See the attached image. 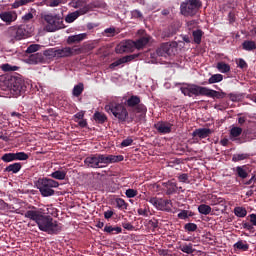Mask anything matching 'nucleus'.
Masks as SVG:
<instances>
[{
	"instance_id": "obj_1",
	"label": "nucleus",
	"mask_w": 256,
	"mask_h": 256,
	"mask_svg": "<svg viewBox=\"0 0 256 256\" xmlns=\"http://www.w3.org/2000/svg\"><path fill=\"white\" fill-rule=\"evenodd\" d=\"M28 209L30 210L25 212V218L36 223L39 230L46 232L49 235H57L62 231V224L45 213L43 208L30 206Z\"/></svg>"
},
{
	"instance_id": "obj_2",
	"label": "nucleus",
	"mask_w": 256,
	"mask_h": 256,
	"mask_svg": "<svg viewBox=\"0 0 256 256\" xmlns=\"http://www.w3.org/2000/svg\"><path fill=\"white\" fill-rule=\"evenodd\" d=\"M180 91L189 98L205 96L211 99H224L227 95L224 91L212 90L195 84H186V87H181Z\"/></svg>"
},
{
	"instance_id": "obj_3",
	"label": "nucleus",
	"mask_w": 256,
	"mask_h": 256,
	"mask_svg": "<svg viewBox=\"0 0 256 256\" xmlns=\"http://www.w3.org/2000/svg\"><path fill=\"white\" fill-rule=\"evenodd\" d=\"M124 160L122 155L92 154L85 158V165L92 169H103L110 164L120 163Z\"/></svg>"
},
{
	"instance_id": "obj_4",
	"label": "nucleus",
	"mask_w": 256,
	"mask_h": 256,
	"mask_svg": "<svg viewBox=\"0 0 256 256\" xmlns=\"http://www.w3.org/2000/svg\"><path fill=\"white\" fill-rule=\"evenodd\" d=\"M60 183L50 178H39L36 186L43 197H50L55 195L54 188L59 187Z\"/></svg>"
},
{
	"instance_id": "obj_5",
	"label": "nucleus",
	"mask_w": 256,
	"mask_h": 256,
	"mask_svg": "<svg viewBox=\"0 0 256 256\" xmlns=\"http://www.w3.org/2000/svg\"><path fill=\"white\" fill-rule=\"evenodd\" d=\"M202 7L200 0H186L180 4V12L184 17H194Z\"/></svg>"
},
{
	"instance_id": "obj_6",
	"label": "nucleus",
	"mask_w": 256,
	"mask_h": 256,
	"mask_svg": "<svg viewBox=\"0 0 256 256\" xmlns=\"http://www.w3.org/2000/svg\"><path fill=\"white\" fill-rule=\"evenodd\" d=\"M43 19L46 22L45 31L48 33H54L60 29L65 28V24H63V18L57 15L45 14Z\"/></svg>"
},
{
	"instance_id": "obj_7",
	"label": "nucleus",
	"mask_w": 256,
	"mask_h": 256,
	"mask_svg": "<svg viewBox=\"0 0 256 256\" xmlns=\"http://www.w3.org/2000/svg\"><path fill=\"white\" fill-rule=\"evenodd\" d=\"M8 35L12 40L20 41L31 36V28L26 24L12 26L8 29Z\"/></svg>"
},
{
	"instance_id": "obj_8",
	"label": "nucleus",
	"mask_w": 256,
	"mask_h": 256,
	"mask_svg": "<svg viewBox=\"0 0 256 256\" xmlns=\"http://www.w3.org/2000/svg\"><path fill=\"white\" fill-rule=\"evenodd\" d=\"M105 110L108 114H113L119 122H126V119L129 116L128 110L121 104H108L105 106Z\"/></svg>"
},
{
	"instance_id": "obj_9",
	"label": "nucleus",
	"mask_w": 256,
	"mask_h": 256,
	"mask_svg": "<svg viewBox=\"0 0 256 256\" xmlns=\"http://www.w3.org/2000/svg\"><path fill=\"white\" fill-rule=\"evenodd\" d=\"M9 91L15 98L22 96L26 92L25 81L19 77H12L9 82Z\"/></svg>"
},
{
	"instance_id": "obj_10",
	"label": "nucleus",
	"mask_w": 256,
	"mask_h": 256,
	"mask_svg": "<svg viewBox=\"0 0 256 256\" xmlns=\"http://www.w3.org/2000/svg\"><path fill=\"white\" fill-rule=\"evenodd\" d=\"M146 201L151 203L158 211L171 212V200H165L159 197H147Z\"/></svg>"
},
{
	"instance_id": "obj_11",
	"label": "nucleus",
	"mask_w": 256,
	"mask_h": 256,
	"mask_svg": "<svg viewBox=\"0 0 256 256\" xmlns=\"http://www.w3.org/2000/svg\"><path fill=\"white\" fill-rule=\"evenodd\" d=\"M83 53L81 48L76 47H63V48H56V56L57 58H71L75 55H79Z\"/></svg>"
},
{
	"instance_id": "obj_12",
	"label": "nucleus",
	"mask_w": 256,
	"mask_h": 256,
	"mask_svg": "<svg viewBox=\"0 0 256 256\" xmlns=\"http://www.w3.org/2000/svg\"><path fill=\"white\" fill-rule=\"evenodd\" d=\"M176 43H164L161 44L158 49H156V54H158L159 57H170L173 54L174 47H176Z\"/></svg>"
},
{
	"instance_id": "obj_13",
	"label": "nucleus",
	"mask_w": 256,
	"mask_h": 256,
	"mask_svg": "<svg viewBox=\"0 0 256 256\" xmlns=\"http://www.w3.org/2000/svg\"><path fill=\"white\" fill-rule=\"evenodd\" d=\"M173 125L168 121H158L154 124V129L158 131L160 135H169L172 131Z\"/></svg>"
},
{
	"instance_id": "obj_14",
	"label": "nucleus",
	"mask_w": 256,
	"mask_h": 256,
	"mask_svg": "<svg viewBox=\"0 0 256 256\" xmlns=\"http://www.w3.org/2000/svg\"><path fill=\"white\" fill-rule=\"evenodd\" d=\"M136 58H139V54L126 55V56L114 61L112 64H110V66L108 68L115 70V68L119 67L120 65H122L124 63H130V62L134 61Z\"/></svg>"
},
{
	"instance_id": "obj_15",
	"label": "nucleus",
	"mask_w": 256,
	"mask_h": 256,
	"mask_svg": "<svg viewBox=\"0 0 256 256\" xmlns=\"http://www.w3.org/2000/svg\"><path fill=\"white\" fill-rule=\"evenodd\" d=\"M18 14L16 11H4L0 13V19L7 25H11L12 22H16Z\"/></svg>"
},
{
	"instance_id": "obj_16",
	"label": "nucleus",
	"mask_w": 256,
	"mask_h": 256,
	"mask_svg": "<svg viewBox=\"0 0 256 256\" xmlns=\"http://www.w3.org/2000/svg\"><path fill=\"white\" fill-rule=\"evenodd\" d=\"M162 187H164L166 195H173L176 194L178 191V186L175 182V179L168 180L167 182H162Z\"/></svg>"
},
{
	"instance_id": "obj_17",
	"label": "nucleus",
	"mask_w": 256,
	"mask_h": 256,
	"mask_svg": "<svg viewBox=\"0 0 256 256\" xmlns=\"http://www.w3.org/2000/svg\"><path fill=\"white\" fill-rule=\"evenodd\" d=\"M89 12V7L88 6H85L83 8H80V10L78 11H75L71 14H68L67 17H65V22L67 23H73L75 20L78 19V17L80 15H85L86 13Z\"/></svg>"
},
{
	"instance_id": "obj_18",
	"label": "nucleus",
	"mask_w": 256,
	"mask_h": 256,
	"mask_svg": "<svg viewBox=\"0 0 256 256\" xmlns=\"http://www.w3.org/2000/svg\"><path fill=\"white\" fill-rule=\"evenodd\" d=\"M27 63L31 65L45 64L47 63V58L42 53L31 54L27 59Z\"/></svg>"
},
{
	"instance_id": "obj_19",
	"label": "nucleus",
	"mask_w": 256,
	"mask_h": 256,
	"mask_svg": "<svg viewBox=\"0 0 256 256\" xmlns=\"http://www.w3.org/2000/svg\"><path fill=\"white\" fill-rule=\"evenodd\" d=\"M133 41H126L125 43H120L116 46V53H130L133 52Z\"/></svg>"
},
{
	"instance_id": "obj_20",
	"label": "nucleus",
	"mask_w": 256,
	"mask_h": 256,
	"mask_svg": "<svg viewBox=\"0 0 256 256\" xmlns=\"http://www.w3.org/2000/svg\"><path fill=\"white\" fill-rule=\"evenodd\" d=\"M152 37L150 35H144L136 41H132V46L140 50L144 48L148 43H150Z\"/></svg>"
},
{
	"instance_id": "obj_21",
	"label": "nucleus",
	"mask_w": 256,
	"mask_h": 256,
	"mask_svg": "<svg viewBox=\"0 0 256 256\" xmlns=\"http://www.w3.org/2000/svg\"><path fill=\"white\" fill-rule=\"evenodd\" d=\"M210 135H212V130L209 128H199L196 130H193L192 137H198L199 139H206Z\"/></svg>"
},
{
	"instance_id": "obj_22",
	"label": "nucleus",
	"mask_w": 256,
	"mask_h": 256,
	"mask_svg": "<svg viewBox=\"0 0 256 256\" xmlns=\"http://www.w3.org/2000/svg\"><path fill=\"white\" fill-rule=\"evenodd\" d=\"M249 219L250 222H242V229H245L247 231H253L254 230V226H256V214L252 213L250 215H248L247 217Z\"/></svg>"
},
{
	"instance_id": "obj_23",
	"label": "nucleus",
	"mask_w": 256,
	"mask_h": 256,
	"mask_svg": "<svg viewBox=\"0 0 256 256\" xmlns=\"http://www.w3.org/2000/svg\"><path fill=\"white\" fill-rule=\"evenodd\" d=\"M242 133L243 129L241 127L233 126L232 129L229 130V139L235 142L242 135Z\"/></svg>"
},
{
	"instance_id": "obj_24",
	"label": "nucleus",
	"mask_w": 256,
	"mask_h": 256,
	"mask_svg": "<svg viewBox=\"0 0 256 256\" xmlns=\"http://www.w3.org/2000/svg\"><path fill=\"white\" fill-rule=\"evenodd\" d=\"M86 38V34H77V35H70L67 39L68 45H72L74 43H80L84 41Z\"/></svg>"
},
{
	"instance_id": "obj_25",
	"label": "nucleus",
	"mask_w": 256,
	"mask_h": 256,
	"mask_svg": "<svg viewBox=\"0 0 256 256\" xmlns=\"http://www.w3.org/2000/svg\"><path fill=\"white\" fill-rule=\"evenodd\" d=\"M93 119L96 124H104L108 121L107 115H105L103 112L96 111L93 115Z\"/></svg>"
},
{
	"instance_id": "obj_26",
	"label": "nucleus",
	"mask_w": 256,
	"mask_h": 256,
	"mask_svg": "<svg viewBox=\"0 0 256 256\" xmlns=\"http://www.w3.org/2000/svg\"><path fill=\"white\" fill-rule=\"evenodd\" d=\"M235 173L236 176H238L242 180H245L249 176L248 171H246V166H236Z\"/></svg>"
},
{
	"instance_id": "obj_27",
	"label": "nucleus",
	"mask_w": 256,
	"mask_h": 256,
	"mask_svg": "<svg viewBox=\"0 0 256 256\" xmlns=\"http://www.w3.org/2000/svg\"><path fill=\"white\" fill-rule=\"evenodd\" d=\"M224 80L223 74H213L209 78L208 82H203L201 85L205 86L207 84H214V83H220Z\"/></svg>"
},
{
	"instance_id": "obj_28",
	"label": "nucleus",
	"mask_w": 256,
	"mask_h": 256,
	"mask_svg": "<svg viewBox=\"0 0 256 256\" xmlns=\"http://www.w3.org/2000/svg\"><path fill=\"white\" fill-rule=\"evenodd\" d=\"M141 103L140 97L138 95H131L128 100H126V106L129 108H134Z\"/></svg>"
},
{
	"instance_id": "obj_29",
	"label": "nucleus",
	"mask_w": 256,
	"mask_h": 256,
	"mask_svg": "<svg viewBox=\"0 0 256 256\" xmlns=\"http://www.w3.org/2000/svg\"><path fill=\"white\" fill-rule=\"evenodd\" d=\"M119 33H120L119 28L110 27V28H105L104 29V32H102V36H104V37H115Z\"/></svg>"
},
{
	"instance_id": "obj_30",
	"label": "nucleus",
	"mask_w": 256,
	"mask_h": 256,
	"mask_svg": "<svg viewBox=\"0 0 256 256\" xmlns=\"http://www.w3.org/2000/svg\"><path fill=\"white\" fill-rule=\"evenodd\" d=\"M104 232H106L109 235H119L122 233L121 227H113L111 225H106L104 228Z\"/></svg>"
},
{
	"instance_id": "obj_31",
	"label": "nucleus",
	"mask_w": 256,
	"mask_h": 256,
	"mask_svg": "<svg viewBox=\"0 0 256 256\" xmlns=\"http://www.w3.org/2000/svg\"><path fill=\"white\" fill-rule=\"evenodd\" d=\"M20 170H22V164L19 162L10 164L5 169L6 172L13 173V174H17Z\"/></svg>"
},
{
	"instance_id": "obj_32",
	"label": "nucleus",
	"mask_w": 256,
	"mask_h": 256,
	"mask_svg": "<svg viewBox=\"0 0 256 256\" xmlns=\"http://www.w3.org/2000/svg\"><path fill=\"white\" fill-rule=\"evenodd\" d=\"M235 250L238 251H248L249 250V244L245 240H240L233 245Z\"/></svg>"
},
{
	"instance_id": "obj_33",
	"label": "nucleus",
	"mask_w": 256,
	"mask_h": 256,
	"mask_svg": "<svg viewBox=\"0 0 256 256\" xmlns=\"http://www.w3.org/2000/svg\"><path fill=\"white\" fill-rule=\"evenodd\" d=\"M66 175H67V172L65 170H58V171L52 172L50 174V177L55 180H65Z\"/></svg>"
},
{
	"instance_id": "obj_34",
	"label": "nucleus",
	"mask_w": 256,
	"mask_h": 256,
	"mask_svg": "<svg viewBox=\"0 0 256 256\" xmlns=\"http://www.w3.org/2000/svg\"><path fill=\"white\" fill-rule=\"evenodd\" d=\"M242 49L245 51H254L256 49V42L252 40H245L244 43H242Z\"/></svg>"
},
{
	"instance_id": "obj_35",
	"label": "nucleus",
	"mask_w": 256,
	"mask_h": 256,
	"mask_svg": "<svg viewBox=\"0 0 256 256\" xmlns=\"http://www.w3.org/2000/svg\"><path fill=\"white\" fill-rule=\"evenodd\" d=\"M203 32L201 29L194 30L192 32L193 42L200 45L202 42Z\"/></svg>"
},
{
	"instance_id": "obj_36",
	"label": "nucleus",
	"mask_w": 256,
	"mask_h": 256,
	"mask_svg": "<svg viewBox=\"0 0 256 256\" xmlns=\"http://www.w3.org/2000/svg\"><path fill=\"white\" fill-rule=\"evenodd\" d=\"M179 250L182 251V252H184V253H186V254H188V255L193 254L194 251H195V249L193 248V244H192V243H189V244H187V243L181 244V245L179 246Z\"/></svg>"
},
{
	"instance_id": "obj_37",
	"label": "nucleus",
	"mask_w": 256,
	"mask_h": 256,
	"mask_svg": "<svg viewBox=\"0 0 256 256\" xmlns=\"http://www.w3.org/2000/svg\"><path fill=\"white\" fill-rule=\"evenodd\" d=\"M198 212L201 215L208 216L212 212V207L207 204H201L198 206Z\"/></svg>"
},
{
	"instance_id": "obj_38",
	"label": "nucleus",
	"mask_w": 256,
	"mask_h": 256,
	"mask_svg": "<svg viewBox=\"0 0 256 256\" xmlns=\"http://www.w3.org/2000/svg\"><path fill=\"white\" fill-rule=\"evenodd\" d=\"M193 216H195V212L189 210H181L177 215L180 220H187L189 217Z\"/></svg>"
},
{
	"instance_id": "obj_39",
	"label": "nucleus",
	"mask_w": 256,
	"mask_h": 256,
	"mask_svg": "<svg viewBox=\"0 0 256 256\" xmlns=\"http://www.w3.org/2000/svg\"><path fill=\"white\" fill-rule=\"evenodd\" d=\"M216 68L220 73H229L231 71L230 64H226L225 62H218Z\"/></svg>"
},
{
	"instance_id": "obj_40",
	"label": "nucleus",
	"mask_w": 256,
	"mask_h": 256,
	"mask_svg": "<svg viewBox=\"0 0 256 256\" xmlns=\"http://www.w3.org/2000/svg\"><path fill=\"white\" fill-rule=\"evenodd\" d=\"M44 58L46 59H53V58H57V52H56V48H50V49H46L43 51Z\"/></svg>"
},
{
	"instance_id": "obj_41",
	"label": "nucleus",
	"mask_w": 256,
	"mask_h": 256,
	"mask_svg": "<svg viewBox=\"0 0 256 256\" xmlns=\"http://www.w3.org/2000/svg\"><path fill=\"white\" fill-rule=\"evenodd\" d=\"M250 157H251V154H249V153L234 154L232 161L234 163L241 162L243 160L250 159Z\"/></svg>"
},
{
	"instance_id": "obj_42",
	"label": "nucleus",
	"mask_w": 256,
	"mask_h": 256,
	"mask_svg": "<svg viewBox=\"0 0 256 256\" xmlns=\"http://www.w3.org/2000/svg\"><path fill=\"white\" fill-rule=\"evenodd\" d=\"M84 92V84L83 83H79L77 85L74 86L73 88V96L78 98L80 95H82Z\"/></svg>"
},
{
	"instance_id": "obj_43",
	"label": "nucleus",
	"mask_w": 256,
	"mask_h": 256,
	"mask_svg": "<svg viewBox=\"0 0 256 256\" xmlns=\"http://www.w3.org/2000/svg\"><path fill=\"white\" fill-rule=\"evenodd\" d=\"M234 215L239 218H244L246 215H248V211L244 207H236L234 208Z\"/></svg>"
},
{
	"instance_id": "obj_44",
	"label": "nucleus",
	"mask_w": 256,
	"mask_h": 256,
	"mask_svg": "<svg viewBox=\"0 0 256 256\" xmlns=\"http://www.w3.org/2000/svg\"><path fill=\"white\" fill-rule=\"evenodd\" d=\"M115 201H116L117 208L119 210L124 211L128 209L129 204L126 201H124L123 198H116Z\"/></svg>"
},
{
	"instance_id": "obj_45",
	"label": "nucleus",
	"mask_w": 256,
	"mask_h": 256,
	"mask_svg": "<svg viewBox=\"0 0 256 256\" xmlns=\"http://www.w3.org/2000/svg\"><path fill=\"white\" fill-rule=\"evenodd\" d=\"M1 160L4 163H11L13 161H16L15 157H14V153H6L3 154V156L1 157Z\"/></svg>"
},
{
	"instance_id": "obj_46",
	"label": "nucleus",
	"mask_w": 256,
	"mask_h": 256,
	"mask_svg": "<svg viewBox=\"0 0 256 256\" xmlns=\"http://www.w3.org/2000/svg\"><path fill=\"white\" fill-rule=\"evenodd\" d=\"M178 181L183 184H190L189 175L187 173H178Z\"/></svg>"
},
{
	"instance_id": "obj_47",
	"label": "nucleus",
	"mask_w": 256,
	"mask_h": 256,
	"mask_svg": "<svg viewBox=\"0 0 256 256\" xmlns=\"http://www.w3.org/2000/svg\"><path fill=\"white\" fill-rule=\"evenodd\" d=\"M33 1H35V0H16L14 2V4L12 5V7L17 9V8L23 7V6L29 4V3L33 2Z\"/></svg>"
},
{
	"instance_id": "obj_48",
	"label": "nucleus",
	"mask_w": 256,
	"mask_h": 256,
	"mask_svg": "<svg viewBox=\"0 0 256 256\" xmlns=\"http://www.w3.org/2000/svg\"><path fill=\"white\" fill-rule=\"evenodd\" d=\"M14 158H15V161L17 160L25 161L29 159V155H27L25 152H16L14 153Z\"/></svg>"
},
{
	"instance_id": "obj_49",
	"label": "nucleus",
	"mask_w": 256,
	"mask_h": 256,
	"mask_svg": "<svg viewBox=\"0 0 256 256\" xmlns=\"http://www.w3.org/2000/svg\"><path fill=\"white\" fill-rule=\"evenodd\" d=\"M228 98L230 101L236 103V102H240L243 99V95L236 94V93H230V94H228Z\"/></svg>"
},
{
	"instance_id": "obj_50",
	"label": "nucleus",
	"mask_w": 256,
	"mask_h": 256,
	"mask_svg": "<svg viewBox=\"0 0 256 256\" xmlns=\"http://www.w3.org/2000/svg\"><path fill=\"white\" fill-rule=\"evenodd\" d=\"M197 228L198 227H197L196 223H193V222H189L184 225V230L187 232H195V231H197Z\"/></svg>"
},
{
	"instance_id": "obj_51",
	"label": "nucleus",
	"mask_w": 256,
	"mask_h": 256,
	"mask_svg": "<svg viewBox=\"0 0 256 256\" xmlns=\"http://www.w3.org/2000/svg\"><path fill=\"white\" fill-rule=\"evenodd\" d=\"M1 68H2V71L4 72H14V71H18L19 69L18 66H12L11 64H3Z\"/></svg>"
},
{
	"instance_id": "obj_52",
	"label": "nucleus",
	"mask_w": 256,
	"mask_h": 256,
	"mask_svg": "<svg viewBox=\"0 0 256 256\" xmlns=\"http://www.w3.org/2000/svg\"><path fill=\"white\" fill-rule=\"evenodd\" d=\"M131 18L132 19L142 20V19H144V15L141 13L140 10L135 9V10L131 11Z\"/></svg>"
},
{
	"instance_id": "obj_53",
	"label": "nucleus",
	"mask_w": 256,
	"mask_h": 256,
	"mask_svg": "<svg viewBox=\"0 0 256 256\" xmlns=\"http://www.w3.org/2000/svg\"><path fill=\"white\" fill-rule=\"evenodd\" d=\"M125 195L129 199L135 198L138 195V190L129 188L125 191Z\"/></svg>"
},
{
	"instance_id": "obj_54",
	"label": "nucleus",
	"mask_w": 256,
	"mask_h": 256,
	"mask_svg": "<svg viewBox=\"0 0 256 256\" xmlns=\"http://www.w3.org/2000/svg\"><path fill=\"white\" fill-rule=\"evenodd\" d=\"M40 48L39 44H31L30 46L27 47L26 53L31 54V53H36Z\"/></svg>"
},
{
	"instance_id": "obj_55",
	"label": "nucleus",
	"mask_w": 256,
	"mask_h": 256,
	"mask_svg": "<svg viewBox=\"0 0 256 256\" xmlns=\"http://www.w3.org/2000/svg\"><path fill=\"white\" fill-rule=\"evenodd\" d=\"M133 142V139L131 137H128L125 140H123L122 143H120V146L122 148H126L129 147L130 145H133Z\"/></svg>"
},
{
	"instance_id": "obj_56",
	"label": "nucleus",
	"mask_w": 256,
	"mask_h": 256,
	"mask_svg": "<svg viewBox=\"0 0 256 256\" xmlns=\"http://www.w3.org/2000/svg\"><path fill=\"white\" fill-rule=\"evenodd\" d=\"M136 107V112L138 114H146L147 113V107L144 104H139Z\"/></svg>"
},
{
	"instance_id": "obj_57",
	"label": "nucleus",
	"mask_w": 256,
	"mask_h": 256,
	"mask_svg": "<svg viewBox=\"0 0 256 256\" xmlns=\"http://www.w3.org/2000/svg\"><path fill=\"white\" fill-rule=\"evenodd\" d=\"M212 202L213 203H211V205L225 204L224 198L217 197V196H213Z\"/></svg>"
},
{
	"instance_id": "obj_58",
	"label": "nucleus",
	"mask_w": 256,
	"mask_h": 256,
	"mask_svg": "<svg viewBox=\"0 0 256 256\" xmlns=\"http://www.w3.org/2000/svg\"><path fill=\"white\" fill-rule=\"evenodd\" d=\"M122 226L126 231H133L135 229V227L130 222H124L122 223Z\"/></svg>"
},
{
	"instance_id": "obj_59",
	"label": "nucleus",
	"mask_w": 256,
	"mask_h": 256,
	"mask_svg": "<svg viewBox=\"0 0 256 256\" xmlns=\"http://www.w3.org/2000/svg\"><path fill=\"white\" fill-rule=\"evenodd\" d=\"M137 213H138L139 216L148 217L150 211L147 210V209L139 208V209L137 210Z\"/></svg>"
},
{
	"instance_id": "obj_60",
	"label": "nucleus",
	"mask_w": 256,
	"mask_h": 256,
	"mask_svg": "<svg viewBox=\"0 0 256 256\" xmlns=\"http://www.w3.org/2000/svg\"><path fill=\"white\" fill-rule=\"evenodd\" d=\"M84 47H85L86 52H91L92 50H94L96 48V44L89 43V44H85Z\"/></svg>"
},
{
	"instance_id": "obj_61",
	"label": "nucleus",
	"mask_w": 256,
	"mask_h": 256,
	"mask_svg": "<svg viewBox=\"0 0 256 256\" xmlns=\"http://www.w3.org/2000/svg\"><path fill=\"white\" fill-rule=\"evenodd\" d=\"M115 212L112 210H108L106 212H104V218L106 220H110L113 216H114Z\"/></svg>"
},
{
	"instance_id": "obj_62",
	"label": "nucleus",
	"mask_w": 256,
	"mask_h": 256,
	"mask_svg": "<svg viewBox=\"0 0 256 256\" xmlns=\"http://www.w3.org/2000/svg\"><path fill=\"white\" fill-rule=\"evenodd\" d=\"M149 226L152 227L154 230L157 229L159 227L158 220H156V219L150 220L149 221Z\"/></svg>"
},
{
	"instance_id": "obj_63",
	"label": "nucleus",
	"mask_w": 256,
	"mask_h": 256,
	"mask_svg": "<svg viewBox=\"0 0 256 256\" xmlns=\"http://www.w3.org/2000/svg\"><path fill=\"white\" fill-rule=\"evenodd\" d=\"M238 67L241 68V69H246V68H248V64L246 63L245 60L239 59Z\"/></svg>"
},
{
	"instance_id": "obj_64",
	"label": "nucleus",
	"mask_w": 256,
	"mask_h": 256,
	"mask_svg": "<svg viewBox=\"0 0 256 256\" xmlns=\"http://www.w3.org/2000/svg\"><path fill=\"white\" fill-rule=\"evenodd\" d=\"M32 18H33V14L32 13H28V14H25L24 16H22V20L24 22H29Z\"/></svg>"
}]
</instances>
